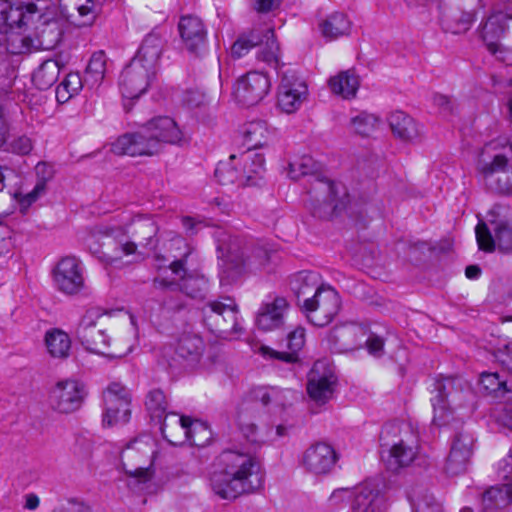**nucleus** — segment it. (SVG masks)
<instances>
[{
	"label": "nucleus",
	"mask_w": 512,
	"mask_h": 512,
	"mask_svg": "<svg viewBox=\"0 0 512 512\" xmlns=\"http://www.w3.org/2000/svg\"><path fill=\"white\" fill-rule=\"evenodd\" d=\"M221 467L210 479L211 488L220 498L231 500L261 487L260 463L249 453L226 449L218 457Z\"/></svg>",
	"instance_id": "f257e3e1"
},
{
	"label": "nucleus",
	"mask_w": 512,
	"mask_h": 512,
	"mask_svg": "<svg viewBox=\"0 0 512 512\" xmlns=\"http://www.w3.org/2000/svg\"><path fill=\"white\" fill-rule=\"evenodd\" d=\"M270 87V79L266 74L250 71L236 81L234 95L239 103L253 106L264 99L269 93Z\"/></svg>",
	"instance_id": "6ab92c4d"
},
{
	"label": "nucleus",
	"mask_w": 512,
	"mask_h": 512,
	"mask_svg": "<svg viewBox=\"0 0 512 512\" xmlns=\"http://www.w3.org/2000/svg\"><path fill=\"white\" fill-rule=\"evenodd\" d=\"M180 40L188 52L200 54L206 48V34H179Z\"/></svg>",
	"instance_id": "864d4df0"
},
{
	"label": "nucleus",
	"mask_w": 512,
	"mask_h": 512,
	"mask_svg": "<svg viewBox=\"0 0 512 512\" xmlns=\"http://www.w3.org/2000/svg\"><path fill=\"white\" fill-rule=\"evenodd\" d=\"M241 176L247 179L246 186L258 184L265 172V158L261 153L245 151L239 156Z\"/></svg>",
	"instance_id": "e433bc0d"
},
{
	"label": "nucleus",
	"mask_w": 512,
	"mask_h": 512,
	"mask_svg": "<svg viewBox=\"0 0 512 512\" xmlns=\"http://www.w3.org/2000/svg\"><path fill=\"white\" fill-rule=\"evenodd\" d=\"M13 246L12 230L7 225L0 223V257L10 253Z\"/></svg>",
	"instance_id": "bf43d9fd"
},
{
	"label": "nucleus",
	"mask_w": 512,
	"mask_h": 512,
	"mask_svg": "<svg viewBox=\"0 0 512 512\" xmlns=\"http://www.w3.org/2000/svg\"><path fill=\"white\" fill-rule=\"evenodd\" d=\"M359 86V77L353 69L340 71L328 80V87L331 93L345 100L355 98Z\"/></svg>",
	"instance_id": "72a5a7b5"
},
{
	"label": "nucleus",
	"mask_w": 512,
	"mask_h": 512,
	"mask_svg": "<svg viewBox=\"0 0 512 512\" xmlns=\"http://www.w3.org/2000/svg\"><path fill=\"white\" fill-rule=\"evenodd\" d=\"M179 32H204V24L196 15L182 16L178 23Z\"/></svg>",
	"instance_id": "13d9d810"
},
{
	"label": "nucleus",
	"mask_w": 512,
	"mask_h": 512,
	"mask_svg": "<svg viewBox=\"0 0 512 512\" xmlns=\"http://www.w3.org/2000/svg\"><path fill=\"white\" fill-rule=\"evenodd\" d=\"M176 243L183 245L186 251L181 258L172 261L169 268L174 275L180 277V280L178 282H168L162 279L159 281V284L171 291L180 290L192 299H203L208 290V280L204 276L187 273L186 266L193 249L183 239H177ZM157 282L158 280H155V283Z\"/></svg>",
	"instance_id": "9d476101"
},
{
	"label": "nucleus",
	"mask_w": 512,
	"mask_h": 512,
	"mask_svg": "<svg viewBox=\"0 0 512 512\" xmlns=\"http://www.w3.org/2000/svg\"><path fill=\"white\" fill-rule=\"evenodd\" d=\"M137 444V441H134L127 445V447L123 450L121 454L122 464L125 472L131 476L138 477V478H146L148 476V468L143 465L135 466L133 469H130L127 467V464L125 463V459L131 460L136 456V449L135 445Z\"/></svg>",
	"instance_id": "603ef678"
},
{
	"label": "nucleus",
	"mask_w": 512,
	"mask_h": 512,
	"mask_svg": "<svg viewBox=\"0 0 512 512\" xmlns=\"http://www.w3.org/2000/svg\"><path fill=\"white\" fill-rule=\"evenodd\" d=\"M479 249L492 252L497 246L504 253H512V225L507 222H498L494 228V235L484 223L475 228Z\"/></svg>",
	"instance_id": "412c9836"
},
{
	"label": "nucleus",
	"mask_w": 512,
	"mask_h": 512,
	"mask_svg": "<svg viewBox=\"0 0 512 512\" xmlns=\"http://www.w3.org/2000/svg\"><path fill=\"white\" fill-rule=\"evenodd\" d=\"M388 122L394 136L402 141H413L419 136L417 123L403 111L392 112Z\"/></svg>",
	"instance_id": "4c0bfd02"
},
{
	"label": "nucleus",
	"mask_w": 512,
	"mask_h": 512,
	"mask_svg": "<svg viewBox=\"0 0 512 512\" xmlns=\"http://www.w3.org/2000/svg\"><path fill=\"white\" fill-rule=\"evenodd\" d=\"M479 384L487 394L502 396L509 391L507 381L502 380L497 372H482L480 374Z\"/></svg>",
	"instance_id": "de8ad7c7"
},
{
	"label": "nucleus",
	"mask_w": 512,
	"mask_h": 512,
	"mask_svg": "<svg viewBox=\"0 0 512 512\" xmlns=\"http://www.w3.org/2000/svg\"><path fill=\"white\" fill-rule=\"evenodd\" d=\"M45 344L49 354L54 358L65 359L69 356L71 340L63 330L54 328L46 332Z\"/></svg>",
	"instance_id": "79ce46f5"
},
{
	"label": "nucleus",
	"mask_w": 512,
	"mask_h": 512,
	"mask_svg": "<svg viewBox=\"0 0 512 512\" xmlns=\"http://www.w3.org/2000/svg\"><path fill=\"white\" fill-rule=\"evenodd\" d=\"M18 64L13 61L11 56H0V78L7 81L5 84L10 85L17 78Z\"/></svg>",
	"instance_id": "6e6d98bb"
},
{
	"label": "nucleus",
	"mask_w": 512,
	"mask_h": 512,
	"mask_svg": "<svg viewBox=\"0 0 512 512\" xmlns=\"http://www.w3.org/2000/svg\"><path fill=\"white\" fill-rule=\"evenodd\" d=\"M105 313L98 307L86 310L76 329V336L86 350L109 357L121 356L116 351H110V337L106 329L99 325Z\"/></svg>",
	"instance_id": "1a4fd4ad"
},
{
	"label": "nucleus",
	"mask_w": 512,
	"mask_h": 512,
	"mask_svg": "<svg viewBox=\"0 0 512 512\" xmlns=\"http://www.w3.org/2000/svg\"><path fill=\"white\" fill-rule=\"evenodd\" d=\"M505 483L492 486L482 494V507L484 510L498 509L512 501V480H504Z\"/></svg>",
	"instance_id": "ea45409f"
},
{
	"label": "nucleus",
	"mask_w": 512,
	"mask_h": 512,
	"mask_svg": "<svg viewBox=\"0 0 512 512\" xmlns=\"http://www.w3.org/2000/svg\"><path fill=\"white\" fill-rule=\"evenodd\" d=\"M412 512H443L434 496L423 489H415L408 494Z\"/></svg>",
	"instance_id": "a18cd8bd"
},
{
	"label": "nucleus",
	"mask_w": 512,
	"mask_h": 512,
	"mask_svg": "<svg viewBox=\"0 0 512 512\" xmlns=\"http://www.w3.org/2000/svg\"><path fill=\"white\" fill-rule=\"evenodd\" d=\"M305 344V329L297 327L287 336V348L289 352L276 351L268 346L260 348L261 354L269 359L279 360L286 363H295L299 361L298 352Z\"/></svg>",
	"instance_id": "c85d7f7f"
},
{
	"label": "nucleus",
	"mask_w": 512,
	"mask_h": 512,
	"mask_svg": "<svg viewBox=\"0 0 512 512\" xmlns=\"http://www.w3.org/2000/svg\"><path fill=\"white\" fill-rule=\"evenodd\" d=\"M260 36L267 34H238L230 46V55L233 59H240L247 55L252 48H256L260 41Z\"/></svg>",
	"instance_id": "49530a36"
},
{
	"label": "nucleus",
	"mask_w": 512,
	"mask_h": 512,
	"mask_svg": "<svg viewBox=\"0 0 512 512\" xmlns=\"http://www.w3.org/2000/svg\"><path fill=\"white\" fill-rule=\"evenodd\" d=\"M288 175L291 179L299 180L308 177L310 188L307 193L314 206L313 215L322 217L324 214H336L344 210L349 202L346 187L324 177L319 173V164L308 155L289 164Z\"/></svg>",
	"instance_id": "7ed1b4c3"
},
{
	"label": "nucleus",
	"mask_w": 512,
	"mask_h": 512,
	"mask_svg": "<svg viewBox=\"0 0 512 512\" xmlns=\"http://www.w3.org/2000/svg\"><path fill=\"white\" fill-rule=\"evenodd\" d=\"M33 149V143L32 140L25 136H18L14 138L9 144L7 150L13 154L20 155V156H26L28 155Z\"/></svg>",
	"instance_id": "4d7b16f0"
},
{
	"label": "nucleus",
	"mask_w": 512,
	"mask_h": 512,
	"mask_svg": "<svg viewBox=\"0 0 512 512\" xmlns=\"http://www.w3.org/2000/svg\"><path fill=\"white\" fill-rule=\"evenodd\" d=\"M145 407L150 414L152 420H156L160 424V431L163 438L170 444H177L170 434V425L167 423V416H177L176 413H168L169 403L163 390L159 388L151 389L145 398Z\"/></svg>",
	"instance_id": "b1692460"
},
{
	"label": "nucleus",
	"mask_w": 512,
	"mask_h": 512,
	"mask_svg": "<svg viewBox=\"0 0 512 512\" xmlns=\"http://www.w3.org/2000/svg\"><path fill=\"white\" fill-rule=\"evenodd\" d=\"M365 344L369 354L375 357L382 356L384 351V339L382 337L371 334Z\"/></svg>",
	"instance_id": "69168bd1"
},
{
	"label": "nucleus",
	"mask_w": 512,
	"mask_h": 512,
	"mask_svg": "<svg viewBox=\"0 0 512 512\" xmlns=\"http://www.w3.org/2000/svg\"><path fill=\"white\" fill-rule=\"evenodd\" d=\"M351 124L356 133L369 136L378 124V118L373 114L361 112L351 119Z\"/></svg>",
	"instance_id": "8fccbe9b"
},
{
	"label": "nucleus",
	"mask_w": 512,
	"mask_h": 512,
	"mask_svg": "<svg viewBox=\"0 0 512 512\" xmlns=\"http://www.w3.org/2000/svg\"><path fill=\"white\" fill-rule=\"evenodd\" d=\"M104 413L102 423L104 427L116 424H125L131 416V394L129 389L120 383H111L103 393Z\"/></svg>",
	"instance_id": "dca6fc26"
},
{
	"label": "nucleus",
	"mask_w": 512,
	"mask_h": 512,
	"mask_svg": "<svg viewBox=\"0 0 512 512\" xmlns=\"http://www.w3.org/2000/svg\"><path fill=\"white\" fill-rule=\"evenodd\" d=\"M158 226L151 219H138L131 225L133 241H116L117 231L114 228L96 229L91 240L102 241L101 249H94L93 253L100 254L108 262L119 260L122 256L136 253L137 245L153 250L157 247L156 235Z\"/></svg>",
	"instance_id": "20e7f679"
},
{
	"label": "nucleus",
	"mask_w": 512,
	"mask_h": 512,
	"mask_svg": "<svg viewBox=\"0 0 512 512\" xmlns=\"http://www.w3.org/2000/svg\"><path fill=\"white\" fill-rule=\"evenodd\" d=\"M243 142L247 146V151L264 147L269 144L274 132L268 128L265 121H250L241 128Z\"/></svg>",
	"instance_id": "f704fd0d"
},
{
	"label": "nucleus",
	"mask_w": 512,
	"mask_h": 512,
	"mask_svg": "<svg viewBox=\"0 0 512 512\" xmlns=\"http://www.w3.org/2000/svg\"><path fill=\"white\" fill-rule=\"evenodd\" d=\"M175 428L183 432V439L177 438L172 431L173 428L170 427L171 438L178 442L177 445L187 441L194 446H204L211 438L209 427L205 423L189 416L182 415L176 419ZM174 445L176 446V444Z\"/></svg>",
	"instance_id": "a878e982"
},
{
	"label": "nucleus",
	"mask_w": 512,
	"mask_h": 512,
	"mask_svg": "<svg viewBox=\"0 0 512 512\" xmlns=\"http://www.w3.org/2000/svg\"><path fill=\"white\" fill-rule=\"evenodd\" d=\"M65 65L66 62L61 59V55L44 60L32 74L34 86L39 90H47L52 87Z\"/></svg>",
	"instance_id": "2f4dec72"
},
{
	"label": "nucleus",
	"mask_w": 512,
	"mask_h": 512,
	"mask_svg": "<svg viewBox=\"0 0 512 512\" xmlns=\"http://www.w3.org/2000/svg\"><path fill=\"white\" fill-rule=\"evenodd\" d=\"M290 288L295 294L298 304L302 306L304 298L311 297L317 289H322L321 276L312 270H302L290 277Z\"/></svg>",
	"instance_id": "c756f323"
},
{
	"label": "nucleus",
	"mask_w": 512,
	"mask_h": 512,
	"mask_svg": "<svg viewBox=\"0 0 512 512\" xmlns=\"http://www.w3.org/2000/svg\"><path fill=\"white\" fill-rule=\"evenodd\" d=\"M282 0H252L251 7L258 13H268L279 8Z\"/></svg>",
	"instance_id": "338daca9"
},
{
	"label": "nucleus",
	"mask_w": 512,
	"mask_h": 512,
	"mask_svg": "<svg viewBox=\"0 0 512 512\" xmlns=\"http://www.w3.org/2000/svg\"><path fill=\"white\" fill-rule=\"evenodd\" d=\"M106 73V55L103 50L94 52L85 69L83 80L90 89L99 87Z\"/></svg>",
	"instance_id": "a19ab883"
},
{
	"label": "nucleus",
	"mask_w": 512,
	"mask_h": 512,
	"mask_svg": "<svg viewBox=\"0 0 512 512\" xmlns=\"http://www.w3.org/2000/svg\"><path fill=\"white\" fill-rule=\"evenodd\" d=\"M338 460L335 449L324 442L308 447L302 456L304 468L315 475H326L332 471Z\"/></svg>",
	"instance_id": "5701e85b"
},
{
	"label": "nucleus",
	"mask_w": 512,
	"mask_h": 512,
	"mask_svg": "<svg viewBox=\"0 0 512 512\" xmlns=\"http://www.w3.org/2000/svg\"><path fill=\"white\" fill-rule=\"evenodd\" d=\"M337 376L325 361H316L308 374L307 393L318 404L327 403L334 394Z\"/></svg>",
	"instance_id": "a211bd4d"
},
{
	"label": "nucleus",
	"mask_w": 512,
	"mask_h": 512,
	"mask_svg": "<svg viewBox=\"0 0 512 512\" xmlns=\"http://www.w3.org/2000/svg\"><path fill=\"white\" fill-rule=\"evenodd\" d=\"M280 84L278 87V106L290 114L300 109L308 97L306 82L292 68H286L278 72Z\"/></svg>",
	"instance_id": "2eb2a0df"
},
{
	"label": "nucleus",
	"mask_w": 512,
	"mask_h": 512,
	"mask_svg": "<svg viewBox=\"0 0 512 512\" xmlns=\"http://www.w3.org/2000/svg\"><path fill=\"white\" fill-rule=\"evenodd\" d=\"M215 177L221 185L245 187L247 179L241 176L239 157L232 154L227 161H220L215 169Z\"/></svg>",
	"instance_id": "58836bf2"
},
{
	"label": "nucleus",
	"mask_w": 512,
	"mask_h": 512,
	"mask_svg": "<svg viewBox=\"0 0 512 512\" xmlns=\"http://www.w3.org/2000/svg\"><path fill=\"white\" fill-rule=\"evenodd\" d=\"M86 396L85 386L77 380L60 381L50 393V404L60 413L78 410Z\"/></svg>",
	"instance_id": "aec40b11"
},
{
	"label": "nucleus",
	"mask_w": 512,
	"mask_h": 512,
	"mask_svg": "<svg viewBox=\"0 0 512 512\" xmlns=\"http://www.w3.org/2000/svg\"><path fill=\"white\" fill-rule=\"evenodd\" d=\"M473 443L472 434L465 431L456 433L444 467L448 475L457 476L467 470L472 455Z\"/></svg>",
	"instance_id": "4be33fe9"
},
{
	"label": "nucleus",
	"mask_w": 512,
	"mask_h": 512,
	"mask_svg": "<svg viewBox=\"0 0 512 512\" xmlns=\"http://www.w3.org/2000/svg\"><path fill=\"white\" fill-rule=\"evenodd\" d=\"M490 157L479 161V174L485 187L500 195H512V146H499L497 141L485 145L482 156Z\"/></svg>",
	"instance_id": "39448f33"
},
{
	"label": "nucleus",
	"mask_w": 512,
	"mask_h": 512,
	"mask_svg": "<svg viewBox=\"0 0 512 512\" xmlns=\"http://www.w3.org/2000/svg\"><path fill=\"white\" fill-rule=\"evenodd\" d=\"M85 82L78 72L68 73L56 87V100L60 104L68 102L77 96L85 86Z\"/></svg>",
	"instance_id": "37998d69"
},
{
	"label": "nucleus",
	"mask_w": 512,
	"mask_h": 512,
	"mask_svg": "<svg viewBox=\"0 0 512 512\" xmlns=\"http://www.w3.org/2000/svg\"><path fill=\"white\" fill-rule=\"evenodd\" d=\"M341 300L338 292L331 286L317 289L311 297L304 298L302 309L309 320L319 327L329 324L338 314Z\"/></svg>",
	"instance_id": "f8f14e48"
},
{
	"label": "nucleus",
	"mask_w": 512,
	"mask_h": 512,
	"mask_svg": "<svg viewBox=\"0 0 512 512\" xmlns=\"http://www.w3.org/2000/svg\"><path fill=\"white\" fill-rule=\"evenodd\" d=\"M52 512H91V510L83 503L66 500L58 503Z\"/></svg>",
	"instance_id": "680f3d73"
},
{
	"label": "nucleus",
	"mask_w": 512,
	"mask_h": 512,
	"mask_svg": "<svg viewBox=\"0 0 512 512\" xmlns=\"http://www.w3.org/2000/svg\"><path fill=\"white\" fill-rule=\"evenodd\" d=\"M347 498L350 512H386L389 506L388 498L377 480H366L353 489H336L329 501L337 505Z\"/></svg>",
	"instance_id": "423d86ee"
},
{
	"label": "nucleus",
	"mask_w": 512,
	"mask_h": 512,
	"mask_svg": "<svg viewBox=\"0 0 512 512\" xmlns=\"http://www.w3.org/2000/svg\"><path fill=\"white\" fill-rule=\"evenodd\" d=\"M217 241V250L219 257L224 259L226 265L240 274L246 267L252 265H264L268 260V254L265 250L258 249L259 261L254 262L250 256H246L242 247V240L238 236H232L224 230L215 232Z\"/></svg>",
	"instance_id": "9b49d317"
},
{
	"label": "nucleus",
	"mask_w": 512,
	"mask_h": 512,
	"mask_svg": "<svg viewBox=\"0 0 512 512\" xmlns=\"http://www.w3.org/2000/svg\"><path fill=\"white\" fill-rule=\"evenodd\" d=\"M63 34H33V51L52 50L62 41Z\"/></svg>",
	"instance_id": "5fc2aeb1"
},
{
	"label": "nucleus",
	"mask_w": 512,
	"mask_h": 512,
	"mask_svg": "<svg viewBox=\"0 0 512 512\" xmlns=\"http://www.w3.org/2000/svg\"><path fill=\"white\" fill-rule=\"evenodd\" d=\"M322 32H346L351 29V22L343 13H333L320 22Z\"/></svg>",
	"instance_id": "3c124183"
},
{
	"label": "nucleus",
	"mask_w": 512,
	"mask_h": 512,
	"mask_svg": "<svg viewBox=\"0 0 512 512\" xmlns=\"http://www.w3.org/2000/svg\"><path fill=\"white\" fill-rule=\"evenodd\" d=\"M256 59L265 63L267 66L278 72L284 71L285 64L281 62V48L275 34L260 36V41L256 45Z\"/></svg>",
	"instance_id": "473e14b6"
},
{
	"label": "nucleus",
	"mask_w": 512,
	"mask_h": 512,
	"mask_svg": "<svg viewBox=\"0 0 512 512\" xmlns=\"http://www.w3.org/2000/svg\"><path fill=\"white\" fill-rule=\"evenodd\" d=\"M238 425L247 441L251 443L258 442L256 425L251 422H246L245 416L242 413L238 415Z\"/></svg>",
	"instance_id": "052dcab7"
},
{
	"label": "nucleus",
	"mask_w": 512,
	"mask_h": 512,
	"mask_svg": "<svg viewBox=\"0 0 512 512\" xmlns=\"http://www.w3.org/2000/svg\"><path fill=\"white\" fill-rule=\"evenodd\" d=\"M162 51L163 40L160 34H147L132 59L140 60L145 67H149L157 72V65Z\"/></svg>",
	"instance_id": "c9c22d12"
},
{
	"label": "nucleus",
	"mask_w": 512,
	"mask_h": 512,
	"mask_svg": "<svg viewBox=\"0 0 512 512\" xmlns=\"http://www.w3.org/2000/svg\"><path fill=\"white\" fill-rule=\"evenodd\" d=\"M205 343L199 335L183 334L177 341L173 355L171 347L162 349V357L170 368L183 367L193 370L203 357Z\"/></svg>",
	"instance_id": "ddd939ff"
},
{
	"label": "nucleus",
	"mask_w": 512,
	"mask_h": 512,
	"mask_svg": "<svg viewBox=\"0 0 512 512\" xmlns=\"http://www.w3.org/2000/svg\"><path fill=\"white\" fill-rule=\"evenodd\" d=\"M253 398L260 401L269 411L279 413L289 406L294 392L290 389L278 387H258L252 391Z\"/></svg>",
	"instance_id": "7c9ffc66"
},
{
	"label": "nucleus",
	"mask_w": 512,
	"mask_h": 512,
	"mask_svg": "<svg viewBox=\"0 0 512 512\" xmlns=\"http://www.w3.org/2000/svg\"><path fill=\"white\" fill-rule=\"evenodd\" d=\"M36 12L37 7L34 3L13 7L10 2L0 0V32L22 29Z\"/></svg>",
	"instance_id": "bb28decb"
},
{
	"label": "nucleus",
	"mask_w": 512,
	"mask_h": 512,
	"mask_svg": "<svg viewBox=\"0 0 512 512\" xmlns=\"http://www.w3.org/2000/svg\"><path fill=\"white\" fill-rule=\"evenodd\" d=\"M498 475L502 480H512V454L507 455L499 462Z\"/></svg>",
	"instance_id": "774afa93"
},
{
	"label": "nucleus",
	"mask_w": 512,
	"mask_h": 512,
	"mask_svg": "<svg viewBox=\"0 0 512 512\" xmlns=\"http://www.w3.org/2000/svg\"><path fill=\"white\" fill-rule=\"evenodd\" d=\"M436 395L431 398L434 416L433 423L436 426H445L452 419V410L450 404L452 400V392L455 387V379L448 377L442 380H437L434 384Z\"/></svg>",
	"instance_id": "393cba45"
},
{
	"label": "nucleus",
	"mask_w": 512,
	"mask_h": 512,
	"mask_svg": "<svg viewBox=\"0 0 512 512\" xmlns=\"http://www.w3.org/2000/svg\"><path fill=\"white\" fill-rule=\"evenodd\" d=\"M157 72L145 67L140 60L131 59L119 76V89L123 97L137 99L146 93L156 79Z\"/></svg>",
	"instance_id": "f3484780"
},
{
	"label": "nucleus",
	"mask_w": 512,
	"mask_h": 512,
	"mask_svg": "<svg viewBox=\"0 0 512 512\" xmlns=\"http://www.w3.org/2000/svg\"><path fill=\"white\" fill-rule=\"evenodd\" d=\"M288 307L289 304L284 297H275L271 302L263 303L257 313V327L263 331L282 327Z\"/></svg>",
	"instance_id": "cd10ccee"
},
{
	"label": "nucleus",
	"mask_w": 512,
	"mask_h": 512,
	"mask_svg": "<svg viewBox=\"0 0 512 512\" xmlns=\"http://www.w3.org/2000/svg\"><path fill=\"white\" fill-rule=\"evenodd\" d=\"M202 320L204 325L219 337H228L238 333L239 309L235 300L230 297L208 301L202 308Z\"/></svg>",
	"instance_id": "6e6552de"
},
{
	"label": "nucleus",
	"mask_w": 512,
	"mask_h": 512,
	"mask_svg": "<svg viewBox=\"0 0 512 512\" xmlns=\"http://www.w3.org/2000/svg\"><path fill=\"white\" fill-rule=\"evenodd\" d=\"M0 45L10 55H21L33 51V34H0Z\"/></svg>",
	"instance_id": "c03bdc74"
},
{
	"label": "nucleus",
	"mask_w": 512,
	"mask_h": 512,
	"mask_svg": "<svg viewBox=\"0 0 512 512\" xmlns=\"http://www.w3.org/2000/svg\"><path fill=\"white\" fill-rule=\"evenodd\" d=\"M495 356L501 365L512 375V343L498 349Z\"/></svg>",
	"instance_id": "0e129e2a"
},
{
	"label": "nucleus",
	"mask_w": 512,
	"mask_h": 512,
	"mask_svg": "<svg viewBox=\"0 0 512 512\" xmlns=\"http://www.w3.org/2000/svg\"><path fill=\"white\" fill-rule=\"evenodd\" d=\"M35 173L37 176L36 183H43L44 188H46L47 182L50 181L54 176L53 167L45 162H39L36 165Z\"/></svg>",
	"instance_id": "e2e57ef3"
},
{
	"label": "nucleus",
	"mask_w": 512,
	"mask_h": 512,
	"mask_svg": "<svg viewBox=\"0 0 512 512\" xmlns=\"http://www.w3.org/2000/svg\"><path fill=\"white\" fill-rule=\"evenodd\" d=\"M185 141L177 123L168 116L154 117L136 132L119 136L111 145L116 155L153 156L164 144L181 145Z\"/></svg>",
	"instance_id": "f03ea898"
},
{
	"label": "nucleus",
	"mask_w": 512,
	"mask_h": 512,
	"mask_svg": "<svg viewBox=\"0 0 512 512\" xmlns=\"http://www.w3.org/2000/svg\"><path fill=\"white\" fill-rule=\"evenodd\" d=\"M399 431L397 425L387 424L380 433L381 447L388 448L387 451L382 450V459L387 469L392 472L408 467L418 453L417 437L409 429L406 431V438L401 437L398 441L389 440L390 435H397Z\"/></svg>",
	"instance_id": "0eeeda50"
},
{
	"label": "nucleus",
	"mask_w": 512,
	"mask_h": 512,
	"mask_svg": "<svg viewBox=\"0 0 512 512\" xmlns=\"http://www.w3.org/2000/svg\"><path fill=\"white\" fill-rule=\"evenodd\" d=\"M486 32L512 31V12L495 11L484 22Z\"/></svg>",
	"instance_id": "09e8293b"
},
{
	"label": "nucleus",
	"mask_w": 512,
	"mask_h": 512,
	"mask_svg": "<svg viewBox=\"0 0 512 512\" xmlns=\"http://www.w3.org/2000/svg\"><path fill=\"white\" fill-rule=\"evenodd\" d=\"M85 269L75 256L62 257L52 270L55 288L68 296H74L85 289Z\"/></svg>",
	"instance_id": "4468645a"
}]
</instances>
